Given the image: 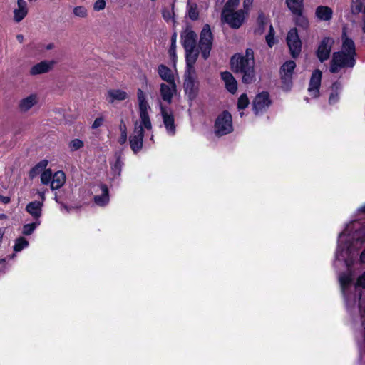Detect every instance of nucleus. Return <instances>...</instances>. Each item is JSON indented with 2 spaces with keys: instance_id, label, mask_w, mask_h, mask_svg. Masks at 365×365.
<instances>
[{
  "instance_id": "obj_38",
  "label": "nucleus",
  "mask_w": 365,
  "mask_h": 365,
  "mask_svg": "<svg viewBox=\"0 0 365 365\" xmlns=\"http://www.w3.org/2000/svg\"><path fill=\"white\" fill-rule=\"evenodd\" d=\"M84 146L83 142L78 138L72 140L69 144L68 148L71 152H74L76 150H79L80 148Z\"/></svg>"
},
{
  "instance_id": "obj_32",
  "label": "nucleus",
  "mask_w": 365,
  "mask_h": 365,
  "mask_svg": "<svg viewBox=\"0 0 365 365\" xmlns=\"http://www.w3.org/2000/svg\"><path fill=\"white\" fill-rule=\"evenodd\" d=\"M47 165V161L43 160L38 163L34 166L29 172V176L34 178L38 174H39Z\"/></svg>"
},
{
  "instance_id": "obj_1",
  "label": "nucleus",
  "mask_w": 365,
  "mask_h": 365,
  "mask_svg": "<svg viewBox=\"0 0 365 365\" xmlns=\"http://www.w3.org/2000/svg\"><path fill=\"white\" fill-rule=\"evenodd\" d=\"M232 71L242 75V81L250 84L255 81L254 52L247 48L245 54H235L230 60Z\"/></svg>"
},
{
  "instance_id": "obj_33",
  "label": "nucleus",
  "mask_w": 365,
  "mask_h": 365,
  "mask_svg": "<svg viewBox=\"0 0 365 365\" xmlns=\"http://www.w3.org/2000/svg\"><path fill=\"white\" fill-rule=\"evenodd\" d=\"M187 8V15L189 18L192 21L197 20L199 17L197 4L188 3Z\"/></svg>"
},
{
  "instance_id": "obj_42",
  "label": "nucleus",
  "mask_w": 365,
  "mask_h": 365,
  "mask_svg": "<svg viewBox=\"0 0 365 365\" xmlns=\"http://www.w3.org/2000/svg\"><path fill=\"white\" fill-rule=\"evenodd\" d=\"M39 224L40 222L38 221L37 222H33L31 224H26L24 225L22 231L23 234L25 235H31L34 231L37 225H38Z\"/></svg>"
},
{
  "instance_id": "obj_10",
  "label": "nucleus",
  "mask_w": 365,
  "mask_h": 365,
  "mask_svg": "<svg viewBox=\"0 0 365 365\" xmlns=\"http://www.w3.org/2000/svg\"><path fill=\"white\" fill-rule=\"evenodd\" d=\"M143 127L144 125L142 124V121H140V124L135 122L133 133L130 136L129 141L130 148L135 153L139 152L143 147V139L144 136Z\"/></svg>"
},
{
  "instance_id": "obj_14",
  "label": "nucleus",
  "mask_w": 365,
  "mask_h": 365,
  "mask_svg": "<svg viewBox=\"0 0 365 365\" xmlns=\"http://www.w3.org/2000/svg\"><path fill=\"white\" fill-rule=\"evenodd\" d=\"M55 63L54 61H42L33 66L29 71V73L31 76H37L48 73L53 69Z\"/></svg>"
},
{
  "instance_id": "obj_37",
  "label": "nucleus",
  "mask_w": 365,
  "mask_h": 365,
  "mask_svg": "<svg viewBox=\"0 0 365 365\" xmlns=\"http://www.w3.org/2000/svg\"><path fill=\"white\" fill-rule=\"evenodd\" d=\"M73 14L75 16L84 19L88 16V10L83 6H78L73 8Z\"/></svg>"
},
{
  "instance_id": "obj_48",
  "label": "nucleus",
  "mask_w": 365,
  "mask_h": 365,
  "mask_svg": "<svg viewBox=\"0 0 365 365\" xmlns=\"http://www.w3.org/2000/svg\"><path fill=\"white\" fill-rule=\"evenodd\" d=\"M175 41H176V34H174V35L172 36V44L170 48V54L174 55L175 54Z\"/></svg>"
},
{
  "instance_id": "obj_46",
  "label": "nucleus",
  "mask_w": 365,
  "mask_h": 365,
  "mask_svg": "<svg viewBox=\"0 0 365 365\" xmlns=\"http://www.w3.org/2000/svg\"><path fill=\"white\" fill-rule=\"evenodd\" d=\"M103 120H104V119L103 117H98V118H96V120H94V122L92 125V128L96 129V128H99L100 126H101L103 123Z\"/></svg>"
},
{
  "instance_id": "obj_25",
  "label": "nucleus",
  "mask_w": 365,
  "mask_h": 365,
  "mask_svg": "<svg viewBox=\"0 0 365 365\" xmlns=\"http://www.w3.org/2000/svg\"><path fill=\"white\" fill-rule=\"evenodd\" d=\"M128 97L125 91L119 89H110L107 93V99L110 103H113L115 101H123Z\"/></svg>"
},
{
  "instance_id": "obj_50",
  "label": "nucleus",
  "mask_w": 365,
  "mask_h": 365,
  "mask_svg": "<svg viewBox=\"0 0 365 365\" xmlns=\"http://www.w3.org/2000/svg\"><path fill=\"white\" fill-rule=\"evenodd\" d=\"M253 0H244L243 6L244 9L247 11L249 10L250 7L252 6Z\"/></svg>"
},
{
  "instance_id": "obj_7",
  "label": "nucleus",
  "mask_w": 365,
  "mask_h": 365,
  "mask_svg": "<svg viewBox=\"0 0 365 365\" xmlns=\"http://www.w3.org/2000/svg\"><path fill=\"white\" fill-rule=\"evenodd\" d=\"M137 96L139 103V115L140 121H142V124L144 125L145 129L151 130L152 124L148 115V110L150 109V107L146 101L145 95L141 89H138Z\"/></svg>"
},
{
  "instance_id": "obj_26",
  "label": "nucleus",
  "mask_w": 365,
  "mask_h": 365,
  "mask_svg": "<svg viewBox=\"0 0 365 365\" xmlns=\"http://www.w3.org/2000/svg\"><path fill=\"white\" fill-rule=\"evenodd\" d=\"M42 206V202L33 201L26 205V210L31 215L34 219L38 220L41 215Z\"/></svg>"
},
{
  "instance_id": "obj_6",
  "label": "nucleus",
  "mask_w": 365,
  "mask_h": 365,
  "mask_svg": "<svg viewBox=\"0 0 365 365\" xmlns=\"http://www.w3.org/2000/svg\"><path fill=\"white\" fill-rule=\"evenodd\" d=\"M232 130V115L229 112L224 111L215 120V133L217 136H222L230 133Z\"/></svg>"
},
{
  "instance_id": "obj_16",
  "label": "nucleus",
  "mask_w": 365,
  "mask_h": 365,
  "mask_svg": "<svg viewBox=\"0 0 365 365\" xmlns=\"http://www.w3.org/2000/svg\"><path fill=\"white\" fill-rule=\"evenodd\" d=\"M176 92L175 83H161L160 93L162 99L168 103H171L173 97Z\"/></svg>"
},
{
  "instance_id": "obj_47",
  "label": "nucleus",
  "mask_w": 365,
  "mask_h": 365,
  "mask_svg": "<svg viewBox=\"0 0 365 365\" xmlns=\"http://www.w3.org/2000/svg\"><path fill=\"white\" fill-rule=\"evenodd\" d=\"M173 12L169 9H163V17L165 21H169L173 16Z\"/></svg>"
},
{
  "instance_id": "obj_58",
  "label": "nucleus",
  "mask_w": 365,
  "mask_h": 365,
  "mask_svg": "<svg viewBox=\"0 0 365 365\" xmlns=\"http://www.w3.org/2000/svg\"><path fill=\"white\" fill-rule=\"evenodd\" d=\"M361 211L365 212V205L361 207Z\"/></svg>"
},
{
  "instance_id": "obj_20",
  "label": "nucleus",
  "mask_w": 365,
  "mask_h": 365,
  "mask_svg": "<svg viewBox=\"0 0 365 365\" xmlns=\"http://www.w3.org/2000/svg\"><path fill=\"white\" fill-rule=\"evenodd\" d=\"M269 20L264 15V13L259 12L256 20L255 27L254 29V34L257 36H262L267 26H269Z\"/></svg>"
},
{
  "instance_id": "obj_15",
  "label": "nucleus",
  "mask_w": 365,
  "mask_h": 365,
  "mask_svg": "<svg viewBox=\"0 0 365 365\" xmlns=\"http://www.w3.org/2000/svg\"><path fill=\"white\" fill-rule=\"evenodd\" d=\"M322 72L319 70H315L311 76L308 91L311 96L316 98L319 96V88L321 83Z\"/></svg>"
},
{
  "instance_id": "obj_51",
  "label": "nucleus",
  "mask_w": 365,
  "mask_h": 365,
  "mask_svg": "<svg viewBox=\"0 0 365 365\" xmlns=\"http://www.w3.org/2000/svg\"><path fill=\"white\" fill-rule=\"evenodd\" d=\"M361 13L363 14V17H362V23H363L362 30H363V32L365 33V6H364V10H363V11Z\"/></svg>"
},
{
  "instance_id": "obj_22",
  "label": "nucleus",
  "mask_w": 365,
  "mask_h": 365,
  "mask_svg": "<svg viewBox=\"0 0 365 365\" xmlns=\"http://www.w3.org/2000/svg\"><path fill=\"white\" fill-rule=\"evenodd\" d=\"M38 103V96L36 94H31L29 96L22 98L19 102V108L21 112L25 113L29 110Z\"/></svg>"
},
{
  "instance_id": "obj_23",
  "label": "nucleus",
  "mask_w": 365,
  "mask_h": 365,
  "mask_svg": "<svg viewBox=\"0 0 365 365\" xmlns=\"http://www.w3.org/2000/svg\"><path fill=\"white\" fill-rule=\"evenodd\" d=\"M315 16L320 21H327L332 19L333 10L327 6H319L316 8Z\"/></svg>"
},
{
  "instance_id": "obj_11",
  "label": "nucleus",
  "mask_w": 365,
  "mask_h": 365,
  "mask_svg": "<svg viewBox=\"0 0 365 365\" xmlns=\"http://www.w3.org/2000/svg\"><path fill=\"white\" fill-rule=\"evenodd\" d=\"M287 43L293 58L299 56L302 50V42L296 29H291L287 36Z\"/></svg>"
},
{
  "instance_id": "obj_27",
  "label": "nucleus",
  "mask_w": 365,
  "mask_h": 365,
  "mask_svg": "<svg viewBox=\"0 0 365 365\" xmlns=\"http://www.w3.org/2000/svg\"><path fill=\"white\" fill-rule=\"evenodd\" d=\"M66 175L63 171H57L52 176L51 182V188L52 190H57L61 188L65 183Z\"/></svg>"
},
{
  "instance_id": "obj_30",
  "label": "nucleus",
  "mask_w": 365,
  "mask_h": 365,
  "mask_svg": "<svg viewBox=\"0 0 365 365\" xmlns=\"http://www.w3.org/2000/svg\"><path fill=\"white\" fill-rule=\"evenodd\" d=\"M365 0H351L350 12L353 15H359L361 13L364 8Z\"/></svg>"
},
{
  "instance_id": "obj_35",
  "label": "nucleus",
  "mask_w": 365,
  "mask_h": 365,
  "mask_svg": "<svg viewBox=\"0 0 365 365\" xmlns=\"http://www.w3.org/2000/svg\"><path fill=\"white\" fill-rule=\"evenodd\" d=\"M29 245V242L23 237H19L15 241V245L14 247V250L15 252H20L24 248L26 247Z\"/></svg>"
},
{
  "instance_id": "obj_28",
  "label": "nucleus",
  "mask_w": 365,
  "mask_h": 365,
  "mask_svg": "<svg viewBox=\"0 0 365 365\" xmlns=\"http://www.w3.org/2000/svg\"><path fill=\"white\" fill-rule=\"evenodd\" d=\"M158 74L160 77L167 83H175L172 71L164 65L158 66Z\"/></svg>"
},
{
  "instance_id": "obj_24",
  "label": "nucleus",
  "mask_w": 365,
  "mask_h": 365,
  "mask_svg": "<svg viewBox=\"0 0 365 365\" xmlns=\"http://www.w3.org/2000/svg\"><path fill=\"white\" fill-rule=\"evenodd\" d=\"M221 77L225 83L226 88L231 93H235L237 89V84L233 76L230 72L225 71L221 73Z\"/></svg>"
},
{
  "instance_id": "obj_13",
  "label": "nucleus",
  "mask_w": 365,
  "mask_h": 365,
  "mask_svg": "<svg viewBox=\"0 0 365 365\" xmlns=\"http://www.w3.org/2000/svg\"><path fill=\"white\" fill-rule=\"evenodd\" d=\"M333 43V39L329 37L323 38L321 41L317 51V56L321 62H323L329 58Z\"/></svg>"
},
{
  "instance_id": "obj_3",
  "label": "nucleus",
  "mask_w": 365,
  "mask_h": 365,
  "mask_svg": "<svg viewBox=\"0 0 365 365\" xmlns=\"http://www.w3.org/2000/svg\"><path fill=\"white\" fill-rule=\"evenodd\" d=\"M356 63V57L341 51L334 52L330 63V72L338 73L341 69L353 68Z\"/></svg>"
},
{
  "instance_id": "obj_4",
  "label": "nucleus",
  "mask_w": 365,
  "mask_h": 365,
  "mask_svg": "<svg viewBox=\"0 0 365 365\" xmlns=\"http://www.w3.org/2000/svg\"><path fill=\"white\" fill-rule=\"evenodd\" d=\"M286 4L292 14L296 16V24L304 29H307L309 23L308 19L302 14L304 0H286Z\"/></svg>"
},
{
  "instance_id": "obj_53",
  "label": "nucleus",
  "mask_w": 365,
  "mask_h": 365,
  "mask_svg": "<svg viewBox=\"0 0 365 365\" xmlns=\"http://www.w3.org/2000/svg\"><path fill=\"white\" fill-rule=\"evenodd\" d=\"M16 38L20 43H22L24 41V36L22 34H18L16 36Z\"/></svg>"
},
{
  "instance_id": "obj_36",
  "label": "nucleus",
  "mask_w": 365,
  "mask_h": 365,
  "mask_svg": "<svg viewBox=\"0 0 365 365\" xmlns=\"http://www.w3.org/2000/svg\"><path fill=\"white\" fill-rule=\"evenodd\" d=\"M119 129L120 131V136L118 139V142L120 145H123L127 141V127L123 120H121Z\"/></svg>"
},
{
  "instance_id": "obj_9",
  "label": "nucleus",
  "mask_w": 365,
  "mask_h": 365,
  "mask_svg": "<svg viewBox=\"0 0 365 365\" xmlns=\"http://www.w3.org/2000/svg\"><path fill=\"white\" fill-rule=\"evenodd\" d=\"M222 20L227 23L232 29H239L245 21V11H237L222 13Z\"/></svg>"
},
{
  "instance_id": "obj_31",
  "label": "nucleus",
  "mask_w": 365,
  "mask_h": 365,
  "mask_svg": "<svg viewBox=\"0 0 365 365\" xmlns=\"http://www.w3.org/2000/svg\"><path fill=\"white\" fill-rule=\"evenodd\" d=\"M341 89V85L339 83H334L331 87V93H330L329 102L330 104H334L339 101V91Z\"/></svg>"
},
{
  "instance_id": "obj_43",
  "label": "nucleus",
  "mask_w": 365,
  "mask_h": 365,
  "mask_svg": "<svg viewBox=\"0 0 365 365\" xmlns=\"http://www.w3.org/2000/svg\"><path fill=\"white\" fill-rule=\"evenodd\" d=\"M249 104V99L246 94H242L237 101L238 109H245Z\"/></svg>"
},
{
  "instance_id": "obj_54",
  "label": "nucleus",
  "mask_w": 365,
  "mask_h": 365,
  "mask_svg": "<svg viewBox=\"0 0 365 365\" xmlns=\"http://www.w3.org/2000/svg\"><path fill=\"white\" fill-rule=\"evenodd\" d=\"M53 48H54V44H53V43H48V44L46 46V48L47 50H51V49H53Z\"/></svg>"
},
{
  "instance_id": "obj_55",
  "label": "nucleus",
  "mask_w": 365,
  "mask_h": 365,
  "mask_svg": "<svg viewBox=\"0 0 365 365\" xmlns=\"http://www.w3.org/2000/svg\"><path fill=\"white\" fill-rule=\"evenodd\" d=\"M4 232L2 230H0V242L2 240L3 236H4Z\"/></svg>"
},
{
  "instance_id": "obj_21",
  "label": "nucleus",
  "mask_w": 365,
  "mask_h": 365,
  "mask_svg": "<svg viewBox=\"0 0 365 365\" xmlns=\"http://www.w3.org/2000/svg\"><path fill=\"white\" fill-rule=\"evenodd\" d=\"M27 14V3L24 0H17V7L14 9V21L16 23L21 21Z\"/></svg>"
},
{
  "instance_id": "obj_49",
  "label": "nucleus",
  "mask_w": 365,
  "mask_h": 365,
  "mask_svg": "<svg viewBox=\"0 0 365 365\" xmlns=\"http://www.w3.org/2000/svg\"><path fill=\"white\" fill-rule=\"evenodd\" d=\"M356 286L365 288V272L361 277H359Z\"/></svg>"
},
{
  "instance_id": "obj_34",
  "label": "nucleus",
  "mask_w": 365,
  "mask_h": 365,
  "mask_svg": "<svg viewBox=\"0 0 365 365\" xmlns=\"http://www.w3.org/2000/svg\"><path fill=\"white\" fill-rule=\"evenodd\" d=\"M240 4V0H228L222 9V13H227L235 11Z\"/></svg>"
},
{
  "instance_id": "obj_8",
  "label": "nucleus",
  "mask_w": 365,
  "mask_h": 365,
  "mask_svg": "<svg viewBox=\"0 0 365 365\" xmlns=\"http://www.w3.org/2000/svg\"><path fill=\"white\" fill-rule=\"evenodd\" d=\"M295 67L296 63L294 61H288L280 68L282 87L284 91L290 90L292 86V75Z\"/></svg>"
},
{
  "instance_id": "obj_40",
  "label": "nucleus",
  "mask_w": 365,
  "mask_h": 365,
  "mask_svg": "<svg viewBox=\"0 0 365 365\" xmlns=\"http://www.w3.org/2000/svg\"><path fill=\"white\" fill-rule=\"evenodd\" d=\"M52 171L51 169L44 170L41 175V182L44 185L51 184L52 180Z\"/></svg>"
},
{
  "instance_id": "obj_2",
  "label": "nucleus",
  "mask_w": 365,
  "mask_h": 365,
  "mask_svg": "<svg viewBox=\"0 0 365 365\" xmlns=\"http://www.w3.org/2000/svg\"><path fill=\"white\" fill-rule=\"evenodd\" d=\"M182 46L186 53V63L189 70L193 68L197 57L199 51L196 48L197 34L190 29H187L182 35Z\"/></svg>"
},
{
  "instance_id": "obj_17",
  "label": "nucleus",
  "mask_w": 365,
  "mask_h": 365,
  "mask_svg": "<svg viewBox=\"0 0 365 365\" xmlns=\"http://www.w3.org/2000/svg\"><path fill=\"white\" fill-rule=\"evenodd\" d=\"M160 111L163 123L168 133L170 135H174L175 133V125L173 115L163 106H160Z\"/></svg>"
},
{
  "instance_id": "obj_39",
  "label": "nucleus",
  "mask_w": 365,
  "mask_h": 365,
  "mask_svg": "<svg viewBox=\"0 0 365 365\" xmlns=\"http://www.w3.org/2000/svg\"><path fill=\"white\" fill-rule=\"evenodd\" d=\"M116 161L114 165L112 166L113 171L118 175L120 174L121 168L123 165V162L120 160V154L115 153Z\"/></svg>"
},
{
  "instance_id": "obj_45",
  "label": "nucleus",
  "mask_w": 365,
  "mask_h": 365,
  "mask_svg": "<svg viewBox=\"0 0 365 365\" xmlns=\"http://www.w3.org/2000/svg\"><path fill=\"white\" fill-rule=\"evenodd\" d=\"M340 283L343 287L348 286L351 282V277L349 275L343 274L339 278Z\"/></svg>"
},
{
  "instance_id": "obj_52",
  "label": "nucleus",
  "mask_w": 365,
  "mask_h": 365,
  "mask_svg": "<svg viewBox=\"0 0 365 365\" xmlns=\"http://www.w3.org/2000/svg\"><path fill=\"white\" fill-rule=\"evenodd\" d=\"M360 259L362 262H365V250L361 252Z\"/></svg>"
},
{
  "instance_id": "obj_5",
  "label": "nucleus",
  "mask_w": 365,
  "mask_h": 365,
  "mask_svg": "<svg viewBox=\"0 0 365 365\" xmlns=\"http://www.w3.org/2000/svg\"><path fill=\"white\" fill-rule=\"evenodd\" d=\"M213 35L209 24L204 25L200 34L199 41V49L201 51L204 59L208 58L212 47Z\"/></svg>"
},
{
  "instance_id": "obj_18",
  "label": "nucleus",
  "mask_w": 365,
  "mask_h": 365,
  "mask_svg": "<svg viewBox=\"0 0 365 365\" xmlns=\"http://www.w3.org/2000/svg\"><path fill=\"white\" fill-rule=\"evenodd\" d=\"M341 52L350 54L352 56H356V46L354 41L349 38L344 31L341 36Z\"/></svg>"
},
{
  "instance_id": "obj_29",
  "label": "nucleus",
  "mask_w": 365,
  "mask_h": 365,
  "mask_svg": "<svg viewBox=\"0 0 365 365\" xmlns=\"http://www.w3.org/2000/svg\"><path fill=\"white\" fill-rule=\"evenodd\" d=\"M101 188L102 194L101 195L95 196L94 202L98 205L104 206L109 201L108 189L106 185H101Z\"/></svg>"
},
{
  "instance_id": "obj_44",
  "label": "nucleus",
  "mask_w": 365,
  "mask_h": 365,
  "mask_svg": "<svg viewBox=\"0 0 365 365\" xmlns=\"http://www.w3.org/2000/svg\"><path fill=\"white\" fill-rule=\"evenodd\" d=\"M106 4L105 0H96L93 4V10L96 11H101L105 9Z\"/></svg>"
},
{
  "instance_id": "obj_56",
  "label": "nucleus",
  "mask_w": 365,
  "mask_h": 365,
  "mask_svg": "<svg viewBox=\"0 0 365 365\" xmlns=\"http://www.w3.org/2000/svg\"><path fill=\"white\" fill-rule=\"evenodd\" d=\"M3 202L4 203H8L9 202V197H4V200H3Z\"/></svg>"
},
{
  "instance_id": "obj_19",
  "label": "nucleus",
  "mask_w": 365,
  "mask_h": 365,
  "mask_svg": "<svg viewBox=\"0 0 365 365\" xmlns=\"http://www.w3.org/2000/svg\"><path fill=\"white\" fill-rule=\"evenodd\" d=\"M184 88L190 100H193L196 97L197 94V86L190 72L185 76Z\"/></svg>"
},
{
  "instance_id": "obj_41",
  "label": "nucleus",
  "mask_w": 365,
  "mask_h": 365,
  "mask_svg": "<svg viewBox=\"0 0 365 365\" xmlns=\"http://www.w3.org/2000/svg\"><path fill=\"white\" fill-rule=\"evenodd\" d=\"M274 30L272 24H269V33L266 36V42L267 43L268 46L272 48L274 44Z\"/></svg>"
},
{
  "instance_id": "obj_57",
  "label": "nucleus",
  "mask_w": 365,
  "mask_h": 365,
  "mask_svg": "<svg viewBox=\"0 0 365 365\" xmlns=\"http://www.w3.org/2000/svg\"><path fill=\"white\" fill-rule=\"evenodd\" d=\"M41 197L42 198V200H43L45 197H44V194L43 193H41Z\"/></svg>"
},
{
  "instance_id": "obj_12",
  "label": "nucleus",
  "mask_w": 365,
  "mask_h": 365,
  "mask_svg": "<svg viewBox=\"0 0 365 365\" xmlns=\"http://www.w3.org/2000/svg\"><path fill=\"white\" fill-rule=\"evenodd\" d=\"M271 100L267 92L257 94L252 103L253 110L256 115L265 111L271 105Z\"/></svg>"
}]
</instances>
